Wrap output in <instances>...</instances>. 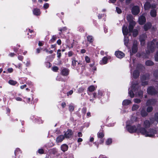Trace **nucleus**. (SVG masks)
I'll return each mask as SVG.
<instances>
[{"label":"nucleus","mask_w":158,"mask_h":158,"mask_svg":"<svg viewBox=\"0 0 158 158\" xmlns=\"http://www.w3.org/2000/svg\"><path fill=\"white\" fill-rule=\"evenodd\" d=\"M140 9L139 7L137 6H134L131 9L132 14L134 15H137L139 13Z\"/></svg>","instance_id":"5"},{"label":"nucleus","mask_w":158,"mask_h":158,"mask_svg":"<svg viewBox=\"0 0 158 158\" xmlns=\"http://www.w3.org/2000/svg\"><path fill=\"white\" fill-rule=\"evenodd\" d=\"M151 125V123L148 120H146L144 121L143 123V126L144 128L146 129L150 127Z\"/></svg>","instance_id":"14"},{"label":"nucleus","mask_w":158,"mask_h":158,"mask_svg":"<svg viewBox=\"0 0 158 158\" xmlns=\"http://www.w3.org/2000/svg\"><path fill=\"white\" fill-rule=\"evenodd\" d=\"M141 125L139 124L136 127L135 126H131L127 125L126 126V128L127 131L130 133H133L136 132V131L138 132H140L139 129L141 128Z\"/></svg>","instance_id":"3"},{"label":"nucleus","mask_w":158,"mask_h":158,"mask_svg":"<svg viewBox=\"0 0 158 158\" xmlns=\"http://www.w3.org/2000/svg\"><path fill=\"white\" fill-rule=\"evenodd\" d=\"M77 62V61L76 60L75 58H74L72 59V65L73 67L76 66Z\"/></svg>","instance_id":"37"},{"label":"nucleus","mask_w":158,"mask_h":158,"mask_svg":"<svg viewBox=\"0 0 158 158\" xmlns=\"http://www.w3.org/2000/svg\"><path fill=\"white\" fill-rule=\"evenodd\" d=\"M139 72L138 70H135L133 73V78L136 79L139 77Z\"/></svg>","instance_id":"17"},{"label":"nucleus","mask_w":158,"mask_h":158,"mask_svg":"<svg viewBox=\"0 0 158 158\" xmlns=\"http://www.w3.org/2000/svg\"><path fill=\"white\" fill-rule=\"evenodd\" d=\"M150 15L152 17H155L156 16L157 12L155 9H153L151 10L150 12Z\"/></svg>","instance_id":"22"},{"label":"nucleus","mask_w":158,"mask_h":158,"mask_svg":"<svg viewBox=\"0 0 158 158\" xmlns=\"http://www.w3.org/2000/svg\"><path fill=\"white\" fill-rule=\"evenodd\" d=\"M154 63L151 60H148L145 62V64L148 66H151L153 65Z\"/></svg>","instance_id":"26"},{"label":"nucleus","mask_w":158,"mask_h":158,"mask_svg":"<svg viewBox=\"0 0 158 158\" xmlns=\"http://www.w3.org/2000/svg\"><path fill=\"white\" fill-rule=\"evenodd\" d=\"M73 134V132L71 130H68L64 134V136L66 138H71Z\"/></svg>","instance_id":"8"},{"label":"nucleus","mask_w":158,"mask_h":158,"mask_svg":"<svg viewBox=\"0 0 158 158\" xmlns=\"http://www.w3.org/2000/svg\"><path fill=\"white\" fill-rule=\"evenodd\" d=\"M108 59L107 57H104L102 59V61L103 63L104 64H106L107 63Z\"/></svg>","instance_id":"40"},{"label":"nucleus","mask_w":158,"mask_h":158,"mask_svg":"<svg viewBox=\"0 0 158 158\" xmlns=\"http://www.w3.org/2000/svg\"><path fill=\"white\" fill-rule=\"evenodd\" d=\"M146 21L145 17L143 15L140 16L139 18L138 22L140 25L143 24Z\"/></svg>","instance_id":"9"},{"label":"nucleus","mask_w":158,"mask_h":158,"mask_svg":"<svg viewBox=\"0 0 158 158\" xmlns=\"http://www.w3.org/2000/svg\"><path fill=\"white\" fill-rule=\"evenodd\" d=\"M51 152L53 154H55L57 153V149L56 148H53L50 150Z\"/></svg>","instance_id":"35"},{"label":"nucleus","mask_w":158,"mask_h":158,"mask_svg":"<svg viewBox=\"0 0 158 158\" xmlns=\"http://www.w3.org/2000/svg\"><path fill=\"white\" fill-rule=\"evenodd\" d=\"M68 148V146L65 144L62 145L61 146V149L64 152L67 151Z\"/></svg>","instance_id":"21"},{"label":"nucleus","mask_w":158,"mask_h":158,"mask_svg":"<svg viewBox=\"0 0 158 158\" xmlns=\"http://www.w3.org/2000/svg\"><path fill=\"white\" fill-rule=\"evenodd\" d=\"M67 29V28L66 27H64L63 28H62L60 29L59 30L60 31H61V32H62V31H64L65 30H66Z\"/></svg>","instance_id":"58"},{"label":"nucleus","mask_w":158,"mask_h":158,"mask_svg":"<svg viewBox=\"0 0 158 158\" xmlns=\"http://www.w3.org/2000/svg\"><path fill=\"white\" fill-rule=\"evenodd\" d=\"M133 32V36L134 37H136L138 34V31L137 29H134L132 32Z\"/></svg>","instance_id":"30"},{"label":"nucleus","mask_w":158,"mask_h":158,"mask_svg":"<svg viewBox=\"0 0 158 158\" xmlns=\"http://www.w3.org/2000/svg\"><path fill=\"white\" fill-rule=\"evenodd\" d=\"M151 3L148 2H146L144 5V8L145 10H147L151 8Z\"/></svg>","instance_id":"18"},{"label":"nucleus","mask_w":158,"mask_h":158,"mask_svg":"<svg viewBox=\"0 0 158 158\" xmlns=\"http://www.w3.org/2000/svg\"><path fill=\"white\" fill-rule=\"evenodd\" d=\"M155 119L156 121L158 123V113L155 114L154 116Z\"/></svg>","instance_id":"42"},{"label":"nucleus","mask_w":158,"mask_h":158,"mask_svg":"<svg viewBox=\"0 0 158 158\" xmlns=\"http://www.w3.org/2000/svg\"><path fill=\"white\" fill-rule=\"evenodd\" d=\"M143 92L140 90L138 92V95L140 97H143Z\"/></svg>","instance_id":"46"},{"label":"nucleus","mask_w":158,"mask_h":158,"mask_svg":"<svg viewBox=\"0 0 158 158\" xmlns=\"http://www.w3.org/2000/svg\"><path fill=\"white\" fill-rule=\"evenodd\" d=\"M73 90H70L69 92H68L67 94V96H68L69 95H71L73 93Z\"/></svg>","instance_id":"57"},{"label":"nucleus","mask_w":158,"mask_h":158,"mask_svg":"<svg viewBox=\"0 0 158 158\" xmlns=\"http://www.w3.org/2000/svg\"><path fill=\"white\" fill-rule=\"evenodd\" d=\"M68 56L69 57L72 56L73 55V52L72 51H70L68 52Z\"/></svg>","instance_id":"62"},{"label":"nucleus","mask_w":158,"mask_h":158,"mask_svg":"<svg viewBox=\"0 0 158 158\" xmlns=\"http://www.w3.org/2000/svg\"><path fill=\"white\" fill-rule=\"evenodd\" d=\"M155 60L156 61H158V51L157 52L154 56Z\"/></svg>","instance_id":"41"},{"label":"nucleus","mask_w":158,"mask_h":158,"mask_svg":"<svg viewBox=\"0 0 158 158\" xmlns=\"http://www.w3.org/2000/svg\"><path fill=\"white\" fill-rule=\"evenodd\" d=\"M139 106L138 105L136 104L134 105L132 108V110L133 111L136 110L139 108Z\"/></svg>","instance_id":"33"},{"label":"nucleus","mask_w":158,"mask_h":158,"mask_svg":"<svg viewBox=\"0 0 158 158\" xmlns=\"http://www.w3.org/2000/svg\"><path fill=\"white\" fill-rule=\"evenodd\" d=\"M147 92L148 94L151 95H155L157 93L155 89L152 86L149 87L148 88Z\"/></svg>","instance_id":"4"},{"label":"nucleus","mask_w":158,"mask_h":158,"mask_svg":"<svg viewBox=\"0 0 158 158\" xmlns=\"http://www.w3.org/2000/svg\"><path fill=\"white\" fill-rule=\"evenodd\" d=\"M49 7V4L48 3H46L44 4L43 7L45 9H46L48 8Z\"/></svg>","instance_id":"47"},{"label":"nucleus","mask_w":158,"mask_h":158,"mask_svg":"<svg viewBox=\"0 0 158 158\" xmlns=\"http://www.w3.org/2000/svg\"><path fill=\"white\" fill-rule=\"evenodd\" d=\"M56 39V37L55 36L53 35L52 36V39L50 40V41L53 42L55 41Z\"/></svg>","instance_id":"44"},{"label":"nucleus","mask_w":158,"mask_h":158,"mask_svg":"<svg viewBox=\"0 0 158 158\" xmlns=\"http://www.w3.org/2000/svg\"><path fill=\"white\" fill-rule=\"evenodd\" d=\"M148 113L144 109H142L141 111V115L143 117H145L148 115Z\"/></svg>","instance_id":"27"},{"label":"nucleus","mask_w":158,"mask_h":158,"mask_svg":"<svg viewBox=\"0 0 158 158\" xmlns=\"http://www.w3.org/2000/svg\"><path fill=\"white\" fill-rule=\"evenodd\" d=\"M18 58L19 60H22L23 59V57L22 56L19 55L18 56Z\"/></svg>","instance_id":"61"},{"label":"nucleus","mask_w":158,"mask_h":158,"mask_svg":"<svg viewBox=\"0 0 158 158\" xmlns=\"http://www.w3.org/2000/svg\"><path fill=\"white\" fill-rule=\"evenodd\" d=\"M115 54L117 57L120 59L123 58L125 56V54L123 52L120 51H116Z\"/></svg>","instance_id":"10"},{"label":"nucleus","mask_w":158,"mask_h":158,"mask_svg":"<svg viewBox=\"0 0 158 158\" xmlns=\"http://www.w3.org/2000/svg\"><path fill=\"white\" fill-rule=\"evenodd\" d=\"M38 152L40 154H42L44 153V150L43 149H40L38 150Z\"/></svg>","instance_id":"52"},{"label":"nucleus","mask_w":158,"mask_h":158,"mask_svg":"<svg viewBox=\"0 0 158 158\" xmlns=\"http://www.w3.org/2000/svg\"><path fill=\"white\" fill-rule=\"evenodd\" d=\"M135 25V22L133 21H131L128 27V30L130 32H132Z\"/></svg>","instance_id":"12"},{"label":"nucleus","mask_w":158,"mask_h":158,"mask_svg":"<svg viewBox=\"0 0 158 158\" xmlns=\"http://www.w3.org/2000/svg\"><path fill=\"white\" fill-rule=\"evenodd\" d=\"M112 142V139L110 138H109L107 139L106 142V144L107 145H109Z\"/></svg>","instance_id":"38"},{"label":"nucleus","mask_w":158,"mask_h":158,"mask_svg":"<svg viewBox=\"0 0 158 158\" xmlns=\"http://www.w3.org/2000/svg\"><path fill=\"white\" fill-rule=\"evenodd\" d=\"M8 83L11 85H14L16 84L17 82L13 80H10L8 81Z\"/></svg>","instance_id":"36"},{"label":"nucleus","mask_w":158,"mask_h":158,"mask_svg":"<svg viewBox=\"0 0 158 158\" xmlns=\"http://www.w3.org/2000/svg\"><path fill=\"white\" fill-rule=\"evenodd\" d=\"M20 151V149L19 148H17L15 152V156L17 154V152Z\"/></svg>","instance_id":"56"},{"label":"nucleus","mask_w":158,"mask_h":158,"mask_svg":"<svg viewBox=\"0 0 158 158\" xmlns=\"http://www.w3.org/2000/svg\"><path fill=\"white\" fill-rule=\"evenodd\" d=\"M74 109V107L73 106H69V110L70 111H73Z\"/></svg>","instance_id":"51"},{"label":"nucleus","mask_w":158,"mask_h":158,"mask_svg":"<svg viewBox=\"0 0 158 158\" xmlns=\"http://www.w3.org/2000/svg\"><path fill=\"white\" fill-rule=\"evenodd\" d=\"M156 102V101L155 99H150L148 100L146 103L147 106L153 105H155Z\"/></svg>","instance_id":"11"},{"label":"nucleus","mask_w":158,"mask_h":158,"mask_svg":"<svg viewBox=\"0 0 158 158\" xmlns=\"http://www.w3.org/2000/svg\"><path fill=\"white\" fill-rule=\"evenodd\" d=\"M152 25L150 22H148L143 26V29L145 31H147L151 27Z\"/></svg>","instance_id":"13"},{"label":"nucleus","mask_w":158,"mask_h":158,"mask_svg":"<svg viewBox=\"0 0 158 158\" xmlns=\"http://www.w3.org/2000/svg\"><path fill=\"white\" fill-rule=\"evenodd\" d=\"M131 0H126V4L127 5L129 4L130 3Z\"/></svg>","instance_id":"63"},{"label":"nucleus","mask_w":158,"mask_h":158,"mask_svg":"<svg viewBox=\"0 0 158 158\" xmlns=\"http://www.w3.org/2000/svg\"><path fill=\"white\" fill-rule=\"evenodd\" d=\"M15 99L18 101H21L22 100V98L19 97H16Z\"/></svg>","instance_id":"64"},{"label":"nucleus","mask_w":158,"mask_h":158,"mask_svg":"<svg viewBox=\"0 0 158 158\" xmlns=\"http://www.w3.org/2000/svg\"><path fill=\"white\" fill-rule=\"evenodd\" d=\"M131 103V102L130 100L126 99L124 100L123 102V105L124 106H126L129 105L130 103Z\"/></svg>","instance_id":"25"},{"label":"nucleus","mask_w":158,"mask_h":158,"mask_svg":"<svg viewBox=\"0 0 158 158\" xmlns=\"http://www.w3.org/2000/svg\"><path fill=\"white\" fill-rule=\"evenodd\" d=\"M133 92H134V91L132 90L131 89V90H129L128 92V94L130 97L132 98H133L134 96V94Z\"/></svg>","instance_id":"31"},{"label":"nucleus","mask_w":158,"mask_h":158,"mask_svg":"<svg viewBox=\"0 0 158 158\" xmlns=\"http://www.w3.org/2000/svg\"><path fill=\"white\" fill-rule=\"evenodd\" d=\"M154 75L156 77H158V70L155 71L154 73Z\"/></svg>","instance_id":"55"},{"label":"nucleus","mask_w":158,"mask_h":158,"mask_svg":"<svg viewBox=\"0 0 158 158\" xmlns=\"http://www.w3.org/2000/svg\"><path fill=\"white\" fill-rule=\"evenodd\" d=\"M61 73L63 75L67 76L69 74V70L67 68H64L62 70Z\"/></svg>","instance_id":"16"},{"label":"nucleus","mask_w":158,"mask_h":158,"mask_svg":"<svg viewBox=\"0 0 158 158\" xmlns=\"http://www.w3.org/2000/svg\"><path fill=\"white\" fill-rule=\"evenodd\" d=\"M85 60L86 62L87 63H89L90 62V59L89 57H88V56H86L85 57Z\"/></svg>","instance_id":"49"},{"label":"nucleus","mask_w":158,"mask_h":158,"mask_svg":"<svg viewBox=\"0 0 158 158\" xmlns=\"http://www.w3.org/2000/svg\"><path fill=\"white\" fill-rule=\"evenodd\" d=\"M33 13L34 15H39L40 13V10L37 8L33 10Z\"/></svg>","instance_id":"24"},{"label":"nucleus","mask_w":158,"mask_h":158,"mask_svg":"<svg viewBox=\"0 0 158 158\" xmlns=\"http://www.w3.org/2000/svg\"><path fill=\"white\" fill-rule=\"evenodd\" d=\"M134 102L137 103H139L141 102V100L139 99L135 98L134 99Z\"/></svg>","instance_id":"48"},{"label":"nucleus","mask_w":158,"mask_h":158,"mask_svg":"<svg viewBox=\"0 0 158 158\" xmlns=\"http://www.w3.org/2000/svg\"><path fill=\"white\" fill-rule=\"evenodd\" d=\"M139 130L140 133L146 137H153L157 132L154 129L150 128L147 131L143 127L140 128Z\"/></svg>","instance_id":"1"},{"label":"nucleus","mask_w":158,"mask_h":158,"mask_svg":"<svg viewBox=\"0 0 158 158\" xmlns=\"http://www.w3.org/2000/svg\"><path fill=\"white\" fill-rule=\"evenodd\" d=\"M13 69L12 68H10L8 69L7 70L8 72L11 73L13 71Z\"/></svg>","instance_id":"60"},{"label":"nucleus","mask_w":158,"mask_h":158,"mask_svg":"<svg viewBox=\"0 0 158 158\" xmlns=\"http://www.w3.org/2000/svg\"><path fill=\"white\" fill-rule=\"evenodd\" d=\"M128 30L127 27L126 26H123L122 28V31L123 35L124 36H127V35L128 33Z\"/></svg>","instance_id":"15"},{"label":"nucleus","mask_w":158,"mask_h":158,"mask_svg":"<svg viewBox=\"0 0 158 158\" xmlns=\"http://www.w3.org/2000/svg\"><path fill=\"white\" fill-rule=\"evenodd\" d=\"M59 52H60V49L58 50V52H57V53L58 54L57 56H58V58H60V56H61V53L60 52L59 53Z\"/></svg>","instance_id":"59"},{"label":"nucleus","mask_w":158,"mask_h":158,"mask_svg":"<svg viewBox=\"0 0 158 158\" xmlns=\"http://www.w3.org/2000/svg\"><path fill=\"white\" fill-rule=\"evenodd\" d=\"M138 84L137 82L133 83H132L131 89L132 90L134 91V92H136L137 90V86Z\"/></svg>","instance_id":"20"},{"label":"nucleus","mask_w":158,"mask_h":158,"mask_svg":"<svg viewBox=\"0 0 158 158\" xmlns=\"http://www.w3.org/2000/svg\"><path fill=\"white\" fill-rule=\"evenodd\" d=\"M87 109L86 107L83 108L82 110V111L83 113L85 114L86 112Z\"/></svg>","instance_id":"54"},{"label":"nucleus","mask_w":158,"mask_h":158,"mask_svg":"<svg viewBox=\"0 0 158 158\" xmlns=\"http://www.w3.org/2000/svg\"><path fill=\"white\" fill-rule=\"evenodd\" d=\"M58 68L56 66H53L52 68V70L54 72H57L58 70Z\"/></svg>","instance_id":"45"},{"label":"nucleus","mask_w":158,"mask_h":158,"mask_svg":"<svg viewBox=\"0 0 158 158\" xmlns=\"http://www.w3.org/2000/svg\"><path fill=\"white\" fill-rule=\"evenodd\" d=\"M88 41L90 43H92L94 41L93 37L91 35H88L87 37Z\"/></svg>","instance_id":"29"},{"label":"nucleus","mask_w":158,"mask_h":158,"mask_svg":"<svg viewBox=\"0 0 158 158\" xmlns=\"http://www.w3.org/2000/svg\"><path fill=\"white\" fill-rule=\"evenodd\" d=\"M138 43L135 40L133 42V45L132 48V52L133 54L136 53L138 51Z\"/></svg>","instance_id":"6"},{"label":"nucleus","mask_w":158,"mask_h":158,"mask_svg":"<svg viewBox=\"0 0 158 158\" xmlns=\"http://www.w3.org/2000/svg\"><path fill=\"white\" fill-rule=\"evenodd\" d=\"M156 40V39H153L152 41L148 43L147 50L146 51V53L147 54H149L151 52H153L155 51L156 48L155 43Z\"/></svg>","instance_id":"2"},{"label":"nucleus","mask_w":158,"mask_h":158,"mask_svg":"<svg viewBox=\"0 0 158 158\" xmlns=\"http://www.w3.org/2000/svg\"><path fill=\"white\" fill-rule=\"evenodd\" d=\"M149 76L148 75H143L141 77V81L143 85H147L148 84V81H145L146 80L148 79Z\"/></svg>","instance_id":"7"},{"label":"nucleus","mask_w":158,"mask_h":158,"mask_svg":"<svg viewBox=\"0 0 158 158\" xmlns=\"http://www.w3.org/2000/svg\"><path fill=\"white\" fill-rule=\"evenodd\" d=\"M88 89L90 92H93L95 90V87L93 85H91L88 87Z\"/></svg>","instance_id":"34"},{"label":"nucleus","mask_w":158,"mask_h":158,"mask_svg":"<svg viewBox=\"0 0 158 158\" xmlns=\"http://www.w3.org/2000/svg\"><path fill=\"white\" fill-rule=\"evenodd\" d=\"M85 89L82 87L80 88L78 90V92L79 93H81L83 92Z\"/></svg>","instance_id":"50"},{"label":"nucleus","mask_w":158,"mask_h":158,"mask_svg":"<svg viewBox=\"0 0 158 158\" xmlns=\"http://www.w3.org/2000/svg\"><path fill=\"white\" fill-rule=\"evenodd\" d=\"M129 41V39L128 37L126 36H125L124 38V44L126 46H127L128 45Z\"/></svg>","instance_id":"28"},{"label":"nucleus","mask_w":158,"mask_h":158,"mask_svg":"<svg viewBox=\"0 0 158 158\" xmlns=\"http://www.w3.org/2000/svg\"><path fill=\"white\" fill-rule=\"evenodd\" d=\"M147 38V36L146 34H143L140 36L139 40L143 42L145 41Z\"/></svg>","instance_id":"23"},{"label":"nucleus","mask_w":158,"mask_h":158,"mask_svg":"<svg viewBox=\"0 0 158 158\" xmlns=\"http://www.w3.org/2000/svg\"><path fill=\"white\" fill-rule=\"evenodd\" d=\"M64 137L63 135H60L56 138V141L58 143L61 142L63 140Z\"/></svg>","instance_id":"19"},{"label":"nucleus","mask_w":158,"mask_h":158,"mask_svg":"<svg viewBox=\"0 0 158 158\" xmlns=\"http://www.w3.org/2000/svg\"><path fill=\"white\" fill-rule=\"evenodd\" d=\"M116 10L118 13L121 14L122 12L121 10L118 7H116Z\"/></svg>","instance_id":"43"},{"label":"nucleus","mask_w":158,"mask_h":158,"mask_svg":"<svg viewBox=\"0 0 158 158\" xmlns=\"http://www.w3.org/2000/svg\"><path fill=\"white\" fill-rule=\"evenodd\" d=\"M104 136V134L103 132H98V137L100 138H102Z\"/></svg>","instance_id":"32"},{"label":"nucleus","mask_w":158,"mask_h":158,"mask_svg":"<svg viewBox=\"0 0 158 158\" xmlns=\"http://www.w3.org/2000/svg\"><path fill=\"white\" fill-rule=\"evenodd\" d=\"M102 92L100 91L99 90L98 93V97L99 98H100L102 96Z\"/></svg>","instance_id":"53"},{"label":"nucleus","mask_w":158,"mask_h":158,"mask_svg":"<svg viewBox=\"0 0 158 158\" xmlns=\"http://www.w3.org/2000/svg\"><path fill=\"white\" fill-rule=\"evenodd\" d=\"M152 110H153L152 107V106H148L147 107V112H149V113L151 111H152Z\"/></svg>","instance_id":"39"}]
</instances>
